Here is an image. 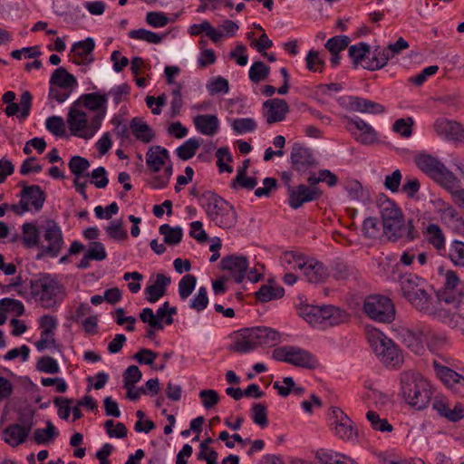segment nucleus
Masks as SVG:
<instances>
[{"mask_svg":"<svg viewBox=\"0 0 464 464\" xmlns=\"http://www.w3.org/2000/svg\"><path fill=\"white\" fill-rule=\"evenodd\" d=\"M232 128L237 133L251 132L256 129V122L251 118L236 119L232 122Z\"/></svg>","mask_w":464,"mask_h":464,"instance_id":"obj_56","label":"nucleus"},{"mask_svg":"<svg viewBox=\"0 0 464 464\" xmlns=\"http://www.w3.org/2000/svg\"><path fill=\"white\" fill-rule=\"evenodd\" d=\"M423 336L420 332L417 334L411 331H407L404 334V343L415 353H420L424 350L422 345Z\"/></svg>","mask_w":464,"mask_h":464,"instance_id":"obj_52","label":"nucleus"},{"mask_svg":"<svg viewBox=\"0 0 464 464\" xmlns=\"http://www.w3.org/2000/svg\"><path fill=\"white\" fill-rule=\"evenodd\" d=\"M349 109L353 111L371 114H381L385 111L382 104L361 97H351Z\"/></svg>","mask_w":464,"mask_h":464,"instance_id":"obj_24","label":"nucleus"},{"mask_svg":"<svg viewBox=\"0 0 464 464\" xmlns=\"http://www.w3.org/2000/svg\"><path fill=\"white\" fill-rule=\"evenodd\" d=\"M289 205L292 208L297 209L305 202L316 200L322 196V191L317 187H307L299 185L289 191Z\"/></svg>","mask_w":464,"mask_h":464,"instance_id":"obj_16","label":"nucleus"},{"mask_svg":"<svg viewBox=\"0 0 464 464\" xmlns=\"http://www.w3.org/2000/svg\"><path fill=\"white\" fill-rule=\"evenodd\" d=\"M435 132L449 140H464V128L456 121L439 118L433 124Z\"/></svg>","mask_w":464,"mask_h":464,"instance_id":"obj_15","label":"nucleus"},{"mask_svg":"<svg viewBox=\"0 0 464 464\" xmlns=\"http://www.w3.org/2000/svg\"><path fill=\"white\" fill-rule=\"evenodd\" d=\"M253 421L264 428L267 425V411L266 407L261 403H256L252 407Z\"/></svg>","mask_w":464,"mask_h":464,"instance_id":"obj_61","label":"nucleus"},{"mask_svg":"<svg viewBox=\"0 0 464 464\" xmlns=\"http://www.w3.org/2000/svg\"><path fill=\"white\" fill-rule=\"evenodd\" d=\"M208 304L207 288L199 287L198 294L190 301L189 307L197 312L204 310Z\"/></svg>","mask_w":464,"mask_h":464,"instance_id":"obj_60","label":"nucleus"},{"mask_svg":"<svg viewBox=\"0 0 464 464\" xmlns=\"http://www.w3.org/2000/svg\"><path fill=\"white\" fill-rule=\"evenodd\" d=\"M21 191V199L18 204L11 205L10 208L17 215H22L27 211H39L44 203L45 195L38 185L26 186L23 182Z\"/></svg>","mask_w":464,"mask_h":464,"instance_id":"obj_11","label":"nucleus"},{"mask_svg":"<svg viewBox=\"0 0 464 464\" xmlns=\"http://www.w3.org/2000/svg\"><path fill=\"white\" fill-rule=\"evenodd\" d=\"M368 342L382 362L391 368L400 367L403 356L397 345L382 332L372 329L367 332Z\"/></svg>","mask_w":464,"mask_h":464,"instance_id":"obj_7","label":"nucleus"},{"mask_svg":"<svg viewBox=\"0 0 464 464\" xmlns=\"http://www.w3.org/2000/svg\"><path fill=\"white\" fill-rule=\"evenodd\" d=\"M95 47L92 38H86L84 41L75 43L71 52L74 53L72 62L75 64H90L93 61L92 53Z\"/></svg>","mask_w":464,"mask_h":464,"instance_id":"obj_22","label":"nucleus"},{"mask_svg":"<svg viewBox=\"0 0 464 464\" xmlns=\"http://www.w3.org/2000/svg\"><path fill=\"white\" fill-rule=\"evenodd\" d=\"M426 238L438 250L442 249L445 246L444 235L437 224H430L427 227Z\"/></svg>","mask_w":464,"mask_h":464,"instance_id":"obj_37","label":"nucleus"},{"mask_svg":"<svg viewBox=\"0 0 464 464\" xmlns=\"http://www.w3.org/2000/svg\"><path fill=\"white\" fill-rule=\"evenodd\" d=\"M200 144L198 140L191 138L185 141L181 146H179L176 152L179 159L183 160H188L191 159L197 152Z\"/></svg>","mask_w":464,"mask_h":464,"instance_id":"obj_43","label":"nucleus"},{"mask_svg":"<svg viewBox=\"0 0 464 464\" xmlns=\"http://www.w3.org/2000/svg\"><path fill=\"white\" fill-rule=\"evenodd\" d=\"M415 162L420 170L445 188H452L458 181L457 177L443 163L429 154L416 156Z\"/></svg>","mask_w":464,"mask_h":464,"instance_id":"obj_8","label":"nucleus"},{"mask_svg":"<svg viewBox=\"0 0 464 464\" xmlns=\"http://www.w3.org/2000/svg\"><path fill=\"white\" fill-rule=\"evenodd\" d=\"M349 56L352 58L354 66L365 63L369 59L370 46L365 43H360L349 47Z\"/></svg>","mask_w":464,"mask_h":464,"instance_id":"obj_35","label":"nucleus"},{"mask_svg":"<svg viewBox=\"0 0 464 464\" xmlns=\"http://www.w3.org/2000/svg\"><path fill=\"white\" fill-rule=\"evenodd\" d=\"M107 101V94L91 92L81 95L74 102L81 108H86L92 111H96L102 109V112L105 113Z\"/></svg>","mask_w":464,"mask_h":464,"instance_id":"obj_23","label":"nucleus"},{"mask_svg":"<svg viewBox=\"0 0 464 464\" xmlns=\"http://www.w3.org/2000/svg\"><path fill=\"white\" fill-rule=\"evenodd\" d=\"M435 368L438 376L446 383L449 385H453L456 383L463 384L464 385V377L457 373L455 371L446 367L438 365L435 363Z\"/></svg>","mask_w":464,"mask_h":464,"instance_id":"obj_38","label":"nucleus"},{"mask_svg":"<svg viewBox=\"0 0 464 464\" xmlns=\"http://www.w3.org/2000/svg\"><path fill=\"white\" fill-rule=\"evenodd\" d=\"M220 267L223 270L230 271L234 280L237 283H241L246 276L248 262L243 256H228L222 258Z\"/></svg>","mask_w":464,"mask_h":464,"instance_id":"obj_19","label":"nucleus"},{"mask_svg":"<svg viewBox=\"0 0 464 464\" xmlns=\"http://www.w3.org/2000/svg\"><path fill=\"white\" fill-rule=\"evenodd\" d=\"M58 432L50 420L46 421V429H36L34 433V440L37 444H45L53 440Z\"/></svg>","mask_w":464,"mask_h":464,"instance_id":"obj_42","label":"nucleus"},{"mask_svg":"<svg viewBox=\"0 0 464 464\" xmlns=\"http://www.w3.org/2000/svg\"><path fill=\"white\" fill-rule=\"evenodd\" d=\"M263 115L268 124L282 121L289 111L287 102L283 99H270L263 103Z\"/></svg>","mask_w":464,"mask_h":464,"instance_id":"obj_17","label":"nucleus"},{"mask_svg":"<svg viewBox=\"0 0 464 464\" xmlns=\"http://www.w3.org/2000/svg\"><path fill=\"white\" fill-rule=\"evenodd\" d=\"M367 420L371 422L372 428L379 431H392V426L387 421L386 419H381L379 414L372 411H369L366 414Z\"/></svg>","mask_w":464,"mask_h":464,"instance_id":"obj_54","label":"nucleus"},{"mask_svg":"<svg viewBox=\"0 0 464 464\" xmlns=\"http://www.w3.org/2000/svg\"><path fill=\"white\" fill-rule=\"evenodd\" d=\"M141 377L142 373L138 366H129L123 373L124 387L134 386Z\"/></svg>","mask_w":464,"mask_h":464,"instance_id":"obj_63","label":"nucleus"},{"mask_svg":"<svg viewBox=\"0 0 464 464\" xmlns=\"http://www.w3.org/2000/svg\"><path fill=\"white\" fill-rule=\"evenodd\" d=\"M385 58L384 48L376 46L372 52V59L362 63V68L370 71L382 69L387 64Z\"/></svg>","mask_w":464,"mask_h":464,"instance_id":"obj_41","label":"nucleus"},{"mask_svg":"<svg viewBox=\"0 0 464 464\" xmlns=\"http://www.w3.org/2000/svg\"><path fill=\"white\" fill-rule=\"evenodd\" d=\"M32 105V95L29 92H24L20 96V103L12 102L7 104L5 113L8 116L18 115L21 119L28 117Z\"/></svg>","mask_w":464,"mask_h":464,"instance_id":"obj_25","label":"nucleus"},{"mask_svg":"<svg viewBox=\"0 0 464 464\" xmlns=\"http://www.w3.org/2000/svg\"><path fill=\"white\" fill-rule=\"evenodd\" d=\"M146 164L148 169L154 173L159 172L164 167L163 172L154 176L149 184L153 188H165L173 172L168 150L159 145L150 147L146 153Z\"/></svg>","mask_w":464,"mask_h":464,"instance_id":"obj_6","label":"nucleus"},{"mask_svg":"<svg viewBox=\"0 0 464 464\" xmlns=\"http://www.w3.org/2000/svg\"><path fill=\"white\" fill-rule=\"evenodd\" d=\"M450 257L451 261L459 266H464V243L454 241L450 247Z\"/></svg>","mask_w":464,"mask_h":464,"instance_id":"obj_64","label":"nucleus"},{"mask_svg":"<svg viewBox=\"0 0 464 464\" xmlns=\"http://www.w3.org/2000/svg\"><path fill=\"white\" fill-rule=\"evenodd\" d=\"M197 279L193 275L184 276L179 283V294L181 299H187L193 292L196 286Z\"/></svg>","mask_w":464,"mask_h":464,"instance_id":"obj_47","label":"nucleus"},{"mask_svg":"<svg viewBox=\"0 0 464 464\" xmlns=\"http://www.w3.org/2000/svg\"><path fill=\"white\" fill-rule=\"evenodd\" d=\"M170 282V277L163 274L156 275L155 279L151 277L144 291L147 301L156 303L160 297L165 295L166 289Z\"/></svg>","mask_w":464,"mask_h":464,"instance_id":"obj_21","label":"nucleus"},{"mask_svg":"<svg viewBox=\"0 0 464 464\" xmlns=\"http://www.w3.org/2000/svg\"><path fill=\"white\" fill-rule=\"evenodd\" d=\"M41 334L44 335H54V330L57 327V319L49 314L43 315L39 319Z\"/></svg>","mask_w":464,"mask_h":464,"instance_id":"obj_62","label":"nucleus"},{"mask_svg":"<svg viewBox=\"0 0 464 464\" xmlns=\"http://www.w3.org/2000/svg\"><path fill=\"white\" fill-rule=\"evenodd\" d=\"M291 163L293 169L300 173L306 172L317 164L311 150L300 143H295L291 149Z\"/></svg>","mask_w":464,"mask_h":464,"instance_id":"obj_13","label":"nucleus"},{"mask_svg":"<svg viewBox=\"0 0 464 464\" xmlns=\"http://www.w3.org/2000/svg\"><path fill=\"white\" fill-rule=\"evenodd\" d=\"M270 68L263 62H256L249 69V78L254 82L264 81L269 74Z\"/></svg>","mask_w":464,"mask_h":464,"instance_id":"obj_48","label":"nucleus"},{"mask_svg":"<svg viewBox=\"0 0 464 464\" xmlns=\"http://www.w3.org/2000/svg\"><path fill=\"white\" fill-rule=\"evenodd\" d=\"M160 235L164 237V243L169 246H176L182 239V229L179 227H172L169 224H164L159 229Z\"/></svg>","mask_w":464,"mask_h":464,"instance_id":"obj_36","label":"nucleus"},{"mask_svg":"<svg viewBox=\"0 0 464 464\" xmlns=\"http://www.w3.org/2000/svg\"><path fill=\"white\" fill-rule=\"evenodd\" d=\"M30 431L18 424H11L4 430L5 441L12 447L24 443Z\"/></svg>","mask_w":464,"mask_h":464,"instance_id":"obj_30","label":"nucleus"},{"mask_svg":"<svg viewBox=\"0 0 464 464\" xmlns=\"http://www.w3.org/2000/svg\"><path fill=\"white\" fill-rule=\"evenodd\" d=\"M50 85H58L63 89L74 90L78 85V82L65 68L59 67L53 72L50 79Z\"/></svg>","mask_w":464,"mask_h":464,"instance_id":"obj_27","label":"nucleus"},{"mask_svg":"<svg viewBox=\"0 0 464 464\" xmlns=\"http://www.w3.org/2000/svg\"><path fill=\"white\" fill-rule=\"evenodd\" d=\"M349 37L346 35H337L330 38L324 47L329 51V53H337L343 51L349 44Z\"/></svg>","mask_w":464,"mask_h":464,"instance_id":"obj_51","label":"nucleus"},{"mask_svg":"<svg viewBox=\"0 0 464 464\" xmlns=\"http://www.w3.org/2000/svg\"><path fill=\"white\" fill-rule=\"evenodd\" d=\"M216 157L218 159L217 165L221 172L226 171L231 173L233 171L230 166L224 163L225 160L227 162L232 161V155L227 147L219 148L216 152Z\"/></svg>","mask_w":464,"mask_h":464,"instance_id":"obj_57","label":"nucleus"},{"mask_svg":"<svg viewBox=\"0 0 464 464\" xmlns=\"http://www.w3.org/2000/svg\"><path fill=\"white\" fill-rule=\"evenodd\" d=\"M408 301L421 312L427 314L434 313V309L431 307L432 299L423 288L416 292V295H413Z\"/></svg>","mask_w":464,"mask_h":464,"instance_id":"obj_33","label":"nucleus"},{"mask_svg":"<svg viewBox=\"0 0 464 464\" xmlns=\"http://www.w3.org/2000/svg\"><path fill=\"white\" fill-rule=\"evenodd\" d=\"M130 129L134 137L143 143H149L152 141L155 137L151 128L140 118H133L130 121Z\"/></svg>","mask_w":464,"mask_h":464,"instance_id":"obj_29","label":"nucleus"},{"mask_svg":"<svg viewBox=\"0 0 464 464\" xmlns=\"http://www.w3.org/2000/svg\"><path fill=\"white\" fill-rule=\"evenodd\" d=\"M401 394L405 401L417 410H422L429 404L431 396V385L421 374L415 372H403L401 374Z\"/></svg>","mask_w":464,"mask_h":464,"instance_id":"obj_2","label":"nucleus"},{"mask_svg":"<svg viewBox=\"0 0 464 464\" xmlns=\"http://www.w3.org/2000/svg\"><path fill=\"white\" fill-rule=\"evenodd\" d=\"M255 328H246L238 332L230 349L233 352L246 353L259 346Z\"/></svg>","mask_w":464,"mask_h":464,"instance_id":"obj_18","label":"nucleus"},{"mask_svg":"<svg viewBox=\"0 0 464 464\" xmlns=\"http://www.w3.org/2000/svg\"><path fill=\"white\" fill-rule=\"evenodd\" d=\"M104 112L88 118L82 108L73 102L69 108L67 124L72 134L82 139H91L102 125Z\"/></svg>","mask_w":464,"mask_h":464,"instance_id":"obj_5","label":"nucleus"},{"mask_svg":"<svg viewBox=\"0 0 464 464\" xmlns=\"http://www.w3.org/2000/svg\"><path fill=\"white\" fill-rule=\"evenodd\" d=\"M421 282L418 276L411 274L401 276L400 285L403 296L408 300L413 295H416V292L422 289Z\"/></svg>","mask_w":464,"mask_h":464,"instance_id":"obj_31","label":"nucleus"},{"mask_svg":"<svg viewBox=\"0 0 464 464\" xmlns=\"http://www.w3.org/2000/svg\"><path fill=\"white\" fill-rule=\"evenodd\" d=\"M362 233L365 237L376 239L381 235V228L376 218H367L362 223Z\"/></svg>","mask_w":464,"mask_h":464,"instance_id":"obj_49","label":"nucleus"},{"mask_svg":"<svg viewBox=\"0 0 464 464\" xmlns=\"http://www.w3.org/2000/svg\"><path fill=\"white\" fill-rule=\"evenodd\" d=\"M379 209L382 220V230L387 239L397 242L401 239L412 241L418 237L413 221H405L404 216L399 207L389 198H380Z\"/></svg>","mask_w":464,"mask_h":464,"instance_id":"obj_1","label":"nucleus"},{"mask_svg":"<svg viewBox=\"0 0 464 464\" xmlns=\"http://www.w3.org/2000/svg\"><path fill=\"white\" fill-rule=\"evenodd\" d=\"M332 275L336 280H346L354 275V269L341 260H335L332 265Z\"/></svg>","mask_w":464,"mask_h":464,"instance_id":"obj_45","label":"nucleus"},{"mask_svg":"<svg viewBox=\"0 0 464 464\" xmlns=\"http://www.w3.org/2000/svg\"><path fill=\"white\" fill-rule=\"evenodd\" d=\"M123 222L121 219H116L106 227V232L109 237L115 240H123L128 237L127 231L122 228Z\"/></svg>","mask_w":464,"mask_h":464,"instance_id":"obj_55","label":"nucleus"},{"mask_svg":"<svg viewBox=\"0 0 464 464\" xmlns=\"http://www.w3.org/2000/svg\"><path fill=\"white\" fill-rule=\"evenodd\" d=\"M441 218L448 224H455L458 228L464 227V220L450 205H447L441 209Z\"/></svg>","mask_w":464,"mask_h":464,"instance_id":"obj_50","label":"nucleus"},{"mask_svg":"<svg viewBox=\"0 0 464 464\" xmlns=\"http://www.w3.org/2000/svg\"><path fill=\"white\" fill-rule=\"evenodd\" d=\"M363 311L371 319L389 324L395 319V308L392 300L382 295H370L364 300Z\"/></svg>","mask_w":464,"mask_h":464,"instance_id":"obj_9","label":"nucleus"},{"mask_svg":"<svg viewBox=\"0 0 464 464\" xmlns=\"http://www.w3.org/2000/svg\"><path fill=\"white\" fill-rule=\"evenodd\" d=\"M346 128L353 135L356 141L362 145H372L377 140L376 130L361 118L345 116Z\"/></svg>","mask_w":464,"mask_h":464,"instance_id":"obj_12","label":"nucleus"},{"mask_svg":"<svg viewBox=\"0 0 464 464\" xmlns=\"http://www.w3.org/2000/svg\"><path fill=\"white\" fill-rule=\"evenodd\" d=\"M285 289L279 285H264L256 292V298L263 303L283 297Z\"/></svg>","mask_w":464,"mask_h":464,"instance_id":"obj_34","label":"nucleus"},{"mask_svg":"<svg viewBox=\"0 0 464 464\" xmlns=\"http://www.w3.org/2000/svg\"><path fill=\"white\" fill-rule=\"evenodd\" d=\"M36 369L39 372L50 374L57 373L60 371L56 360L51 356H44L40 358L36 363Z\"/></svg>","mask_w":464,"mask_h":464,"instance_id":"obj_53","label":"nucleus"},{"mask_svg":"<svg viewBox=\"0 0 464 464\" xmlns=\"http://www.w3.org/2000/svg\"><path fill=\"white\" fill-rule=\"evenodd\" d=\"M132 39L141 40L150 44H160L163 40V35L158 34L146 29L132 30L129 33Z\"/></svg>","mask_w":464,"mask_h":464,"instance_id":"obj_46","label":"nucleus"},{"mask_svg":"<svg viewBox=\"0 0 464 464\" xmlns=\"http://www.w3.org/2000/svg\"><path fill=\"white\" fill-rule=\"evenodd\" d=\"M298 314L313 326H334L348 320L347 313L333 305L303 304L298 307Z\"/></svg>","mask_w":464,"mask_h":464,"instance_id":"obj_4","label":"nucleus"},{"mask_svg":"<svg viewBox=\"0 0 464 464\" xmlns=\"http://www.w3.org/2000/svg\"><path fill=\"white\" fill-rule=\"evenodd\" d=\"M44 231V237L48 242L44 248L45 254L51 256H56L63 246V236L60 227L53 220H48L44 226L42 227Z\"/></svg>","mask_w":464,"mask_h":464,"instance_id":"obj_14","label":"nucleus"},{"mask_svg":"<svg viewBox=\"0 0 464 464\" xmlns=\"http://www.w3.org/2000/svg\"><path fill=\"white\" fill-rule=\"evenodd\" d=\"M335 435L343 440H350L355 435L353 422L349 417L341 420L334 425Z\"/></svg>","mask_w":464,"mask_h":464,"instance_id":"obj_39","label":"nucleus"},{"mask_svg":"<svg viewBox=\"0 0 464 464\" xmlns=\"http://www.w3.org/2000/svg\"><path fill=\"white\" fill-rule=\"evenodd\" d=\"M300 270L303 271L304 276L310 283H322L329 276L327 268L324 264L313 258L305 257Z\"/></svg>","mask_w":464,"mask_h":464,"instance_id":"obj_20","label":"nucleus"},{"mask_svg":"<svg viewBox=\"0 0 464 464\" xmlns=\"http://www.w3.org/2000/svg\"><path fill=\"white\" fill-rule=\"evenodd\" d=\"M420 335L431 350H438L447 343V337L444 334L430 330L420 332Z\"/></svg>","mask_w":464,"mask_h":464,"instance_id":"obj_44","label":"nucleus"},{"mask_svg":"<svg viewBox=\"0 0 464 464\" xmlns=\"http://www.w3.org/2000/svg\"><path fill=\"white\" fill-rule=\"evenodd\" d=\"M89 167V161L80 156H73L69 161V169L74 176H82Z\"/></svg>","mask_w":464,"mask_h":464,"instance_id":"obj_59","label":"nucleus"},{"mask_svg":"<svg viewBox=\"0 0 464 464\" xmlns=\"http://www.w3.org/2000/svg\"><path fill=\"white\" fill-rule=\"evenodd\" d=\"M196 129L204 135L213 136L218 130V119L216 115L202 114L194 119Z\"/></svg>","mask_w":464,"mask_h":464,"instance_id":"obj_26","label":"nucleus"},{"mask_svg":"<svg viewBox=\"0 0 464 464\" xmlns=\"http://www.w3.org/2000/svg\"><path fill=\"white\" fill-rule=\"evenodd\" d=\"M22 240L24 245L32 248L40 246V231L34 223H24L22 227Z\"/></svg>","mask_w":464,"mask_h":464,"instance_id":"obj_32","label":"nucleus"},{"mask_svg":"<svg viewBox=\"0 0 464 464\" xmlns=\"http://www.w3.org/2000/svg\"><path fill=\"white\" fill-rule=\"evenodd\" d=\"M46 129L53 135L62 137L65 133V124L62 117L51 116L46 120Z\"/></svg>","mask_w":464,"mask_h":464,"instance_id":"obj_58","label":"nucleus"},{"mask_svg":"<svg viewBox=\"0 0 464 464\" xmlns=\"http://www.w3.org/2000/svg\"><path fill=\"white\" fill-rule=\"evenodd\" d=\"M31 295L45 309L55 307L64 296L63 285L49 274H42L31 280Z\"/></svg>","mask_w":464,"mask_h":464,"instance_id":"obj_3","label":"nucleus"},{"mask_svg":"<svg viewBox=\"0 0 464 464\" xmlns=\"http://www.w3.org/2000/svg\"><path fill=\"white\" fill-rule=\"evenodd\" d=\"M288 363L297 367L311 369L315 366L316 360L308 352L301 348L292 346L290 356L288 358Z\"/></svg>","mask_w":464,"mask_h":464,"instance_id":"obj_28","label":"nucleus"},{"mask_svg":"<svg viewBox=\"0 0 464 464\" xmlns=\"http://www.w3.org/2000/svg\"><path fill=\"white\" fill-rule=\"evenodd\" d=\"M256 333L260 345L274 346L279 342V334L267 327H256Z\"/></svg>","mask_w":464,"mask_h":464,"instance_id":"obj_40","label":"nucleus"},{"mask_svg":"<svg viewBox=\"0 0 464 464\" xmlns=\"http://www.w3.org/2000/svg\"><path fill=\"white\" fill-rule=\"evenodd\" d=\"M207 214L212 222L218 227L229 229L237 223V212L226 200L221 198H214L207 205Z\"/></svg>","mask_w":464,"mask_h":464,"instance_id":"obj_10","label":"nucleus"}]
</instances>
